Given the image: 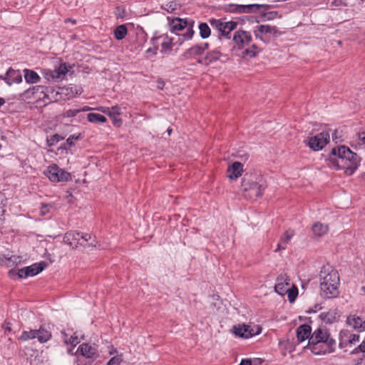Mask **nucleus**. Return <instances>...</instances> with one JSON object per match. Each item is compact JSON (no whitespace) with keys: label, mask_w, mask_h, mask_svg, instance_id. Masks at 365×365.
<instances>
[{"label":"nucleus","mask_w":365,"mask_h":365,"mask_svg":"<svg viewBox=\"0 0 365 365\" xmlns=\"http://www.w3.org/2000/svg\"><path fill=\"white\" fill-rule=\"evenodd\" d=\"M259 52L258 47L255 44H252L250 48L245 49L242 53V56L243 58L255 57Z\"/></svg>","instance_id":"nucleus-34"},{"label":"nucleus","mask_w":365,"mask_h":365,"mask_svg":"<svg viewBox=\"0 0 365 365\" xmlns=\"http://www.w3.org/2000/svg\"><path fill=\"white\" fill-rule=\"evenodd\" d=\"M332 5L335 6H346V0H334L332 2Z\"/></svg>","instance_id":"nucleus-50"},{"label":"nucleus","mask_w":365,"mask_h":365,"mask_svg":"<svg viewBox=\"0 0 365 365\" xmlns=\"http://www.w3.org/2000/svg\"><path fill=\"white\" fill-rule=\"evenodd\" d=\"M319 277L321 295L326 299L336 298L339 295L340 284L338 272L329 265L323 266Z\"/></svg>","instance_id":"nucleus-2"},{"label":"nucleus","mask_w":365,"mask_h":365,"mask_svg":"<svg viewBox=\"0 0 365 365\" xmlns=\"http://www.w3.org/2000/svg\"><path fill=\"white\" fill-rule=\"evenodd\" d=\"M52 72L53 73V76L55 77L56 81L63 80L61 76H60V74H58V71L56 69L52 70Z\"/></svg>","instance_id":"nucleus-55"},{"label":"nucleus","mask_w":365,"mask_h":365,"mask_svg":"<svg viewBox=\"0 0 365 365\" xmlns=\"http://www.w3.org/2000/svg\"><path fill=\"white\" fill-rule=\"evenodd\" d=\"M95 246V240H92V237L90 234L81 232V238L78 243V247L91 248Z\"/></svg>","instance_id":"nucleus-26"},{"label":"nucleus","mask_w":365,"mask_h":365,"mask_svg":"<svg viewBox=\"0 0 365 365\" xmlns=\"http://www.w3.org/2000/svg\"><path fill=\"white\" fill-rule=\"evenodd\" d=\"M233 41L240 48H243L250 43L252 41L251 34L245 31L240 30L235 33Z\"/></svg>","instance_id":"nucleus-14"},{"label":"nucleus","mask_w":365,"mask_h":365,"mask_svg":"<svg viewBox=\"0 0 365 365\" xmlns=\"http://www.w3.org/2000/svg\"><path fill=\"white\" fill-rule=\"evenodd\" d=\"M359 140L365 144V132H362L359 135Z\"/></svg>","instance_id":"nucleus-59"},{"label":"nucleus","mask_w":365,"mask_h":365,"mask_svg":"<svg viewBox=\"0 0 365 365\" xmlns=\"http://www.w3.org/2000/svg\"><path fill=\"white\" fill-rule=\"evenodd\" d=\"M200 36L202 38L205 39L210 36L211 30L207 23H200L199 24Z\"/></svg>","instance_id":"nucleus-33"},{"label":"nucleus","mask_w":365,"mask_h":365,"mask_svg":"<svg viewBox=\"0 0 365 365\" xmlns=\"http://www.w3.org/2000/svg\"><path fill=\"white\" fill-rule=\"evenodd\" d=\"M338 313L336 309H331L327 312H322L319 315V318L326 324H332L336 321Z\"/></svg>","instance_id":"nucleus-27"},{"label":"nucleus","mask_w":365,"mask_h":365,"mask_svg":"<svg viewBox=\"0 0 365 365\" xmlns=\"http://www.w3.org/2000/svg\"><path fill=\"white\" fill-rule=\"evenodd\" d=\"M346 323L354 329L359 331H365V321L356 315H350L347 317Z\"/></svg>","instance_id":"nucleus-21"},{"label":"nucleus","mask_w":365,"mask_h":365,"mask_svg":"<svg viewBox=\"0 0 365 365\" xmlns=\"http://www.w3.org/2000/svg\"><path fill=\"white\" fill-rule=\"evenodd\" d=\"M128 33L127 27L125 24L118 26L114 30L115 38L118 40L124 38Z\"/></svg>","instance_id":"nucleus-31"},{"label":"nucleus","mask_w":365,"mask_h":365,"mask_svg":"<svg viewBox=\"0 0 365 365\" xmlns=\"http://www.w3.org/2000/svg\"><path fill=\"white\" fill-rule=\"evenodd\" d=\"M256 38L262 40L263 35H272L273 37L279 36L282 33L275 26L259 25L255 27L254 31Z\"/></svg>","instance_id":"nucleus-12"},{"label":"nucleus","mask_w":365,"mask_h":365,"mask_svg":"<svg viewBox=\"0 0 365 365\" xmlns=\"http://www.w3.org/2000/svg\"><path fill=\"white\" fill-rule=\"evenodd\" d=\"M329 231V226L324 225L319 222H316L312 226L313 234L318 237H322L326 235Z\"/></svg>","instance_id":"nucleus-28"},{"label":"nucleus","mask_w":365,"mask_h":365,"mask_svg":"<svg viewBox=\"0 0 365 365\" xmlns=\"http://www.w3.org/2000/svg\"><path fill=\"white\" fill-rule=\"evenodd\" d=\"M266 187L262 176L255 174H246L242 179L241 190L245 197L256 199L262 196Z\"/></svg>","instance_id":"nucleus-4"},{"label":"nucleus","mask_w":365,"mask_h":365,"mask_svg":"<svg viewBox=\"0 0 365 365\" xmlns=\"http://www.w3.org/2000/svg\"><path fill=\"white\" fill-rule=\"evenodd\" d=\"M80 135H70V136L67 138V140H66L67 143H68L69 145H73L74 144V140H76L79 139Z\"/></svg>","instance_id":"nucleus-48"},{"label":"nucleus","mask_w":365,"mask_h":365,"mask_svg":"<svg viewBox=\"0 0 365 365\" xmlns=\"http://www.w3.org/2000/svg\"><path fill=\"white\" fill-rule=\"evenodd\" d=\"M44 173L52 182H68L71 180V174L56 164L49 165Z\"/></svg>","instance_id":"nucleus-7"},{"label":"nucleus","mask_w":365,"mask_h":365,"mask_svg":"<svg viewBox=\"0 0 365 365\" xmlns=\"http://www.w3.org/2000/svg\"><path fill=\"white\" fill-rule=\"evenodd\" d=\"M45 267L46 263L44 262L33 264L31 266L26 267L25 274L27 275V277L35 276L43 271Z\"/></svg>","instance_id":"nucleus-25"},{"label":"nucleus","mask_w":365,"mask_h":365,"mask_svg":"<svg viewBox=\"0 0 365 365\" xmlns=\"http://www.w3.org/2000/svg\"><path fill=\"white\" fill-rule=\"evenodd\" d=\"M294 235V231L292 230H287L280 237L279 242L277 244V248L274 252L285 250L287 245L289 243L291 239Z\"/></svg>","instance_id":"nucleus-22"},{"label":"nucleus","mask_w":365,"mask_h":365,"mask_svg":"<svg viewBox=\"0 0 365 365\" xmlns=\"http://www.w3.org/2000/svg\"><path fill=\"white\" fill-rule=\"evenodd\" d=\"M257 330L254 331L253 329L249 325L239 324L233 327V333L237 336L248 339L261 332L262 329L259 327H257Z\"/></svg>","instance_id":"nucleus-11"},{"label":"nucleus","mask_w":365,"mask_h":365,"mask_svg":"<svg viewBox=\"0 0 365 365\" xmlns=\"http://www.w3.org/2000/svg\"><path fill=\"white\" fill-rule=\"evenodd\" d=\"M80 113L78 108L68 109L63 113V117L71 118L77 115Z\"/></svg>","instance_id":"nucleus-41"},{"label":"nucleus","mask_w":365,"mask_h":365,"mask_svg":"<svg viewBox=\"0 0 365 365\" xmlns=\"http://www.w3.org/2000/svg\"><path fill=\"white\" fill-rule=\"evenodd\" d=\"M262 360L259 358H255L253 360H252V365H260L262 363Z\"/></svg>","instance_id":"nucleus-58"},{"label":"nucleus","mask_w":365,"mask_h":365,"mask_svg":"<svg viewBox=\"0 0 365 365\" xmlns=\"http://www.w3.org/2000/svg\"><path fill=\"white\" fill-rule=\"evenodd\" d=\"M121 361L122 354L112 357L107 363V365H120Z\"/></svg>","instance_id":"nucleus-43"},{"label":"nucleus","mask_w":365,"mask_h":365,"mask_svg":"<svg viewBox=\"0 0 365 365\" xmlns=\"http://www.w3.org/2000/svg\"><path fill=\"white\" fill-rule=\"evenodd\" d=\"M359 335L351 333L349 330L343 329L339 333V347L344 348L352 345L359 341Z\"/></svg>","instance_id":"nucleus-13"},{"label":"nucleus","mask_w":365,"mask_h":365,"mask_svg":"<svg viewBox=\"0 0 365 365\" xmlns=\"http://www.w3.org/2000/svg\"><path fill=\"white\" fill-rule=\"evenodd\" d=\"M210 23L213 29H216L220 32V38H221V36H224L230 39L231 31L235 30L237 26V23L235 21L225 22L215 19H210Z\"/></svg>","instance_id":"nucleus-6"},{"label":"nucleus","mask_w":365,"mask_h":365,"mask_svg":"<svg viewBox=\"0 0 365 365\" xmlns=\"http://www.w3.org/2000/svg\"><path fill=\"white\" fill-rule=\"evenodd\" d=\"M6 261V267H11L19 264L21 262V259L19 256L12 255L11 257H7Z\"/></svg>","instance_id":"nucleus-37"},{"label":"nucleus","mask_w":365,"mask_h":365,"mask_svg":"<svg viewBox=\"0 0 365 365\" xmlns=\"http://www.w3.org/2000/svg\"><path fill=\"white\" fill-rule=\"evenodd\" d=\"M297 340L299 342L308 339V348L309 349V338L312 336V327L308 324L300 325L296 331Z\"/></svg>","instance_id":"nucleus-16"},{"label":"nucleus","mask_w":365,"mask_h":365,"mask_svg":"<svg viewBox=\"0 0 365 365\" xmlns=\"http://www.w3.org/2000/svg\"><path fill=\"white\" fill-rule=\"evenodd\" d=\"M7 257L4 255H0V265L6 267Z\"/></svg>","instance_id":"nucleus-54"},{"label":"nucleus","mask_w":365,"mask_h":365,"mask_svg":"<svg viewBox=\"0 0 365 365\" xmlns=\"http://www.w3.org/2000/svg\"><path fill=\"white\" fill-rule=\"evenodd\" d=\"M336 348V341L331 337L326 327L316 329L309 338V349L315 355L332 353Z\"/></svg>","instance_id":"nucleus-3"},{"label":"nucleus","mask_w":365,"mask_h":365,"mask_svg":"<svg viewBox=\"0 0 365 365\" xmlns=\"http://www.w3.org/2000/svg\"><path fill=\"white\" fill-rule=\"evenodd\" d=\"M52 207L51 205H42L41 212L43 215L46 213L48 212L50 209Z\"/></svg>","instance_id":"nucleus-51"},{"label":"nucleus","mask_w":365,"mask_h":365,"mask_svg":"<svg viewBox=\"0 0 365 365\" xmlns=\"http://www.w3.org/2000/svg\"><path fill=\"white\" fill-rule=\"evenodd\" d=\"M286 293L287 294V297H288L289 301L290 302H293L296 299V298L297 297L298 289H297V287H294L293 289H290L289 287V289H287Z\"/></svg>","instance_id":"nucleus-38"},{"label":"nucleus","mask_w":365,"mask_h":365,"mask_svg":"<svg viewBox=\"0 0 365 365\" xmlns=\"http://www.w3.org/2000/svg\"><path fill=\"white\" fill-rule=\"evenodd\" d=\"M329 133L327 131H323L317 135L310 137L307 140V145L314 151H318L329 142Z\"/></svg>","instance_id":"nucleus-9"},{"label":"nucleus","mask_w":365,"mask_h":365,"mask_svg":"<svg viewBox=\"0 0 365 365\" xmlns=\"http://www.w3.org/2000/svg\"><path fill=\"white\" fill-rule=\"evenodd\" d=\"M146 53H153L154 54V47L148 48Z\"/></svg>","instance_id":"nucleus-63"},{"label":"nucleus","mask_w":365,"mask_h":365,"mask_svg":"<svg viewBox=\"0 0 365 365\" xmlns=\"http://www.w3.org/2000/svg\"><path fill=\"white\" fill-rule=\"evenodd\" d=\"M4 205H1L0 206V222H1L2 220V217L4 215Z\"/></svg>","instance_id":"nucleus-61"},{"label":"nucleus","mask_w":365,"mask_h":365,"mask_svg":"<svg viewBox=\"0 0 365 365\" xmlns=\"http://www.w3.org/2000/svg\"><path fill=\"white\" fill-rule=\"evenodd\" d=\"M289 287V279L286 274H279L277 277L274 290L279 295L283 296Z\"/></svg>","instance_id":"nucleus-15"},{"label":"nucleus","mask_w":365,"mask_h":365,"mask_svg":"<svg viewBox=\"0 0 365 365\" xmlns=\"http://www.w3.org/2000/svg\"><path fill=\"white\" fill-rule=\"evenodd\" d=\"M232 9V11L236 13H245V14H252L260 11V9H263V12H266V11L274 8L273 5L269 4H249V5H238V4H232L231 5Z\"/></svg>","instance_id":"nucleus-10"},{"label":"nucleus","mask_w":365,"mask_h":365,"mask_svg":"<svg viewBox=\"0 0 365 365\" xmlns=\"http://www.w3.org/2000/svg\"><path fill=\"white\" fill-rule=\"evenodd\" d=\"M109 349H109V354H110V355H113V354H116V353H117V350H116V349H115V348L113 347V346H109Z\"/></svg>","instance_id":"nucleus-60"},{"label":"nucleus","mask_w":365,"mask_h":365,"mask_svg":"<svg viewBox=\"0 0 365 365\" xmlns=\"http://www.w3.org/2000/svg\"><path fill=\"white\" fill-rule=\"evenodd\" d=\"M5 82L11 86L13 83H19L22 81L21 73L19 70L9 68L5 74Z\"/></svg>","instance_id":"nucleus-19"},{"label":"nucleus","mask_w":365,"mask_h":365,"mask_svg":"<svg viewBox=\"0 0 365 365\" xmlns=\"http://www.w3.org/2000/svg\"><path fill=\"white\" fill-rule=\"evenodd\" d=\"M197 62L198 63H204L205 64V58H198Z\"/></svg>","instance_id":"nucleus-64"},{"label":"nucleus","mask_w":365,"mask_h":365,"mask_svg":"<svg viewBox=\"0 0 365 365\" xmlns=\"http://www.w3.org/2000/svg\"><path fill=\"white\" fill-rule=\"evenodd\" d=\"M78 351H80L83 356L88 359L98 356L96 348L88 343L81 344L78 348Z\"/></svg>","instance_id":"nucleus-17"},{"label":"nucleus","mask_w":365,"mask_h":365,"mask_svg":"<svg viewBox=\"0 0 365 365\" xmlns=\"http://www.w3.org/2000/svg\"><path fill=\"white\" fill-rule=\"evenodd\" d=\"M81 238V232L71 230L67 232L63 236V242L71 248H78V243Z\"/></svg>","instance_id":"nucleus-18"},{"label":"nucleus","mask_w":365,"mask_h":365,"mask_svg":"<svg viewBox=\"0 0 365 365\" xmlns=\"http://www.w3.org/2000/svg\"><path fill=\"white\" fill-rule=\"evenodd\" d=\"M98 110L101 111L102 113H105V114H107L109 117H110V108L109 107H99L97 108Z\"/></svg>","instance_id":"nucleus-53"},{"label":"nucleus","mask_w":365,"mask_h":365,"mask_svg":"<svg viewBox=\"0 0 365 365\" xmlns=\"http://www.w3.org/2000/svg\"><path fill=\"white\" fill-rule=\"evenodd\" d=\"M120 110H121V109H120V106H112L110 108V118H113L114 116L120 115V113H121Z\"/></svg>","instance_id":"nucleus-44"},{"label":"nucleus","mask_w":365,"mask_h":365,"mask_svg":"<svg viewBox=\"0 0 365 365\" xmlns=\"http://www.w3.org/2000/svg\"><path fill=\"white\" fill-rule=\"evenodd\" d=\"M111 118L113 119V123L114 125L119 127L122 125L123 120L120 118H118L116 116H114Z\"/></svg>","instance_id":"nucleus-52"},{"label":"nucleus","mask_w":365,"mask_h":365,"mask_svg":"<svg viewBox=\"0 0 365 365\" xmlns=\"http://www.w3.org/2000/svg\"><path fill=\"white\" fill-rule=\"evenodd\" d=\"M38 341L43 344L47 342L51 338V331L50 327L46 324L40 326L38 329H36Z\"/></svg>","instance_id":"nucleus-20"},{"label":"nucleus","mask_w":365,"mask_h":365,"mask_svg":"<svg viewBox=\"0 0 365 365\" xmlns=\"http://www.w3.org/2000/svg\"><path fill=\"white\" fill-rule=\"evenodd\" d=\"M44 78L49 81H56L52 70L44 69L43 71Z\"/></svg>","instance_id":"nucleus-42"},{"label":"nucleus","mask_w":365,"mask_h":365,"mask_svg":"<svg viewBox=\"0 0 365 365\" xmlns=\"http://www.w3.org/2000/svg\"><path fill=\"white\" fill-rule=\"evenodd\" d=\"M60 140V136L57 134L53 135L50 139L47 140L48 146L54 145L57 142Z\"/></svg>","instance_id":"nucleus-46"},{"label":"nucleus","mask_w":365,"mask_h":365,"mask_svg":"<svg viewBox=\"0 0 365 365\" xmlns=\"http://www.w3.org/2000/svg\"><path fill=\"white\" fill-rule=\"evenodd\" d=\"M194 21H187L186 19L175 18L169 23L170 30L172 33L182 36L177 41L178 46H181L185 40L192 38L195 31L193 30Z\"/></svg>","instance_id":"nucleus-5"},{"label":"nucleus","mask_w":365,"mask_h":365,"mask_svg":"<svg viewBox=\"0 0 365 365\" xmlns=\"http://www.w3.org/2000/svg\"><path fill=\"white\" fill-rule=\"evenodd\" d=\"M278 16L277 11H269V12H263L262 14V18L263 21H269L276 19Z\"/></svg>","instance_id":"nucleus-39"},{"label":"nucleus","mask_w":365,"mask_h":365,"mask_svg":"<svg viewBox=\"0 0 365 365\" xmlns=\"http://www.w3.org/2000/svg\"><path fill=\"white\" fill-rule=\"evenodd\" d=\"M239 365H252V362L251 359H242Z\"/></svg>","instance_id":"nucleus-56"},{"label":"nucleus","mask_w":365,"mask_h":365,"mask_svg":"<svg viewBox=\"0 0 365 365\" xmlns=\"http://www.w3.org/2000/svg\"><path fill=\"white\" fill-rule=\"evenodd\" d=\"M87 118L89 122L94 123H103L106 122V120H107L106 118L104 115L99 114V113H88L87 115Z\"/></svg>","instance_id":"nucleus-32"},{"label":"nucleus","mask_w":365,"mask_h":365,"mask_svg":"<svg viewBox=\"0 0 365 365\" xmlns=\"http://www.w3.org/2000/svg\"><path fill=\"white\" fill-rule=\"evenodd\" d=\"M71 66L70 65H68L66 63H61L58 67L56 68L55 69L58 71V74L61 76L62 78L63 79L66 75V73L68 72L69 68H71Z\"/></svg>","instance_id":"nucleus-36"},{"label":"nucleus","mask_w":365,"mask_h":365,"mask_svg":"<svg viewBox=\"0 0 365 365\" xmlns=\"http://www.w3.org/2000/svg\"><path fill=\"white\" fill-rule=\"evenodd\" d=\"M359 352L365 353V339L361 343V344H359L351 351V354H358Z\"/></svg>","instance_id":"nucleus-45"},{"label":"nucleus","mask_w":365,"mask_h":365,"mask_svg":"<svg viewBox=\"0 0 365 365\" xmlns=\"http://www.w3.org/2000/svg\"><path fill=\"white\" fill-rule=\"evenodd\" d=\"M42 89H43V87L41 86H33L31 88H29L27 91H26L25 93L28 95L30 93H31L32 94H34L36 92H38Z\"/></svg>","instance_id":"nucleus-49"},{"label":"nucleus","mask_w":365,"mask_h":365,"mask_svg":"<svg viewBox=\"0 0 365 365\" xmlns=\"http://www.w3.org/2000/svg\"><path fill=\"white\" fill-rule=\"evenodd\" d=\"M150 41L153 46H154V55L157 53L159 43L161 46L160 51L162 53H169L172 51L173 46L175 44V43L173 42V38L169 37L167 34L153 37ZM176 43H178L176 42Z\"/></svg>","instance_id":"nucleus-8"},{"label":"nucleus","mask_w":365,"mask_h":365,"mask_svg":"<svg viewBox=\"0 0 365 365\" xmlns=\"http://www.w3.org/2000/svg\"><path fill=\"white\" fill-rule=\"evenodd\" d=\"M360 160V157L345 145L333 148L327 159L329 167L336 170H344L349 175L354 174L359 166Z\"/></svg>","instance_id":"nucleus-1"},{"label":"nucleus","mask_w":365,"mask_h":365,"mask_svg":"<svg viewBox=\"0 0 365 365\" xmlns=\"http://www.w3.org/2000/svg\"><path fill=\"white\" fill-rule=\"evenodd\" d=\"M202 54V49L198 46V44H196L187 49L182 53V57L185 59H192L195 58L196 57Z\"/></svg>","instance_id":"nucleus-24"},{"label":"nucleus","mask_w":365,"mask_h":365,"mask_svg":"<svg viewBox=\"0 0 365 365\" xmlns=\"http://www.w3.org/2000/svg\"><path fill=\"white\" fill-rule=\"evenodd\" d=\"M26 274V267L19 269V271L16 272L14 269H11L9 271V275L10 277H13L14 275H18L19 278H26L27 277V275Z\"/></svg>","instance_id":"nucleus-40"},{"label":"nucleus","mask_w":365,"mask_h":365,"mask_svg":"<svg viewBox=\"0 0 365 365\" xmlns=\"http://www.w3.org/2000/svg\"><path fill=\"white\" fill-rule=\"evenodd\" d=\"M243 165L240 162H235L227 168L228 177L230 179H236L241 176L243 170Z\"/></svg>","instance_id":"nucleus-23"},{"label":"nucleus","mask_w":365,"mask_h":365,"mask_svg":"<svg viewBox=\"0 0 365 365\" xmlns=\"http://www.w3.org/2000/svg\"><path fill=\"white\" fill-rule=\"evenodd\" d=\"M24 78L28 83H36L40 81L41 77L34 71L25 68L24 70Z\"/></svg>","instance_id":"nucleus-29"},{"label":"nucleus","mask_w":365,"mask_h":365,"mask_svg":"<svg viewBox=\"0 0 365 365\" xmlns=\"http://www.w3.org/2000/svg\"><path fill=\"white\" fill-rule=\"evenodd\" d=\"M65 342L73 346H76L79 343V339L78 336H71L68 339H65Z\"/></svg>","instance_id":"nucleus-47"},{"label":"nucleus","mask_w":365,"mask_h":365,"mask_svg":"<svg viewBox=\"0 0 365 365\" xmlns=\"http://www.w3.org/2000/svg\"><path fill=\"white\" fill-rule=\"evenodd\" d=\"M80 110V113L81 112H84V111H88V110H90L91 108L88 106H84L83 108H78Z\"/></svg>","instance_id":"nucleus-62"},{"label":"nucleus","mask_w":365,"mask_h":365,"mask_svg":"<svg viewBox=\"0 0 365 365\" xmlns=\"http://www.w3.org/2000/svg\"><path fill=\"white\" fill-rule=\"evenodd\" d=\"M37 332L36 329H31L29 331H24L19 339L21 341H27L36 338Z\"/></svg>","instance_id":"nucleus-35"},{"label":"nucleus","mask_w":365,"mask_h":365,"mask_svg":"<svg viewBox=\"0 0 365 365\" xmlns=\"http://www.w3.org/2000/svg\"><path fill=\"white\" fill-rule=\"evenodd\" d=\"M221 56V52L218 49H215L212 51L208 52L205 56V64L209 65L210 63L218 61L220 58Z\"/></svg>","instance_id":"nucleus-30"},{"label":"nucleus","mask_w":365,"mask_h":365,"mask_svg":"<svg viewBox=\"0 0 365 365\" xmlns=\"http://www.w3.org/2000/svg\"><path fill=\"white\" fill-rule=\"evenodd\" d=\"M198 46L202 49V53L205 52V50L209 48L208 43H203L201 44H198Z\"/></svg>","instance_id":"nucleus-57"}]
</instances>
